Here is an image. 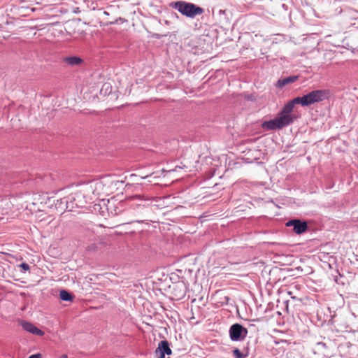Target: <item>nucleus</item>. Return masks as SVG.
<instances>
[{
  "label": "nucleus",
  "instance_id": "obj_15",
  "mask_svg": "<svg viewBox=\"0 0 358 358\" xmlns=\"http://www.w3.org/2000/svg\"><path fill=\"white\" fill-rule=\"evenodd\" d=\"M232 352L235 358H245V356L238 348L233 350Z\"/></svg>",
  "mask_w": 358,
  "mask_h": 358
},
{
  "label": "nucleus",
  "instance_id": "obj_16",
  "mask_svg": "<svg viewBox=\"0 0 358 358\" xmlns=\"http://www.w3.org/2000/svg\"><path fill=\"white\" fill-rule=\"evenodd\" d=\"M97 248L96 243H92L86 247L87 251H94Z\"/></svg>",
  "mask_w": 358,
  "mask_h": 358
},
{
  "label": "nucleus",
  "instance_id": "obj_12",
  "mask_svg": "<svg viewBox=\"0 0 358 358\" xmlns=\"http://www.w3.org/2000/svg\"><path fill=\"white\" fill-rule=\"evenodd\" d=\"M64 62L71 66H74L80 64L83 60L79 57L72 56L64 57Z\"/></svg>",
  "mask_w": 358,
  "mask_h": 358
},
{
  "label": "nucleus",
  "instance_id": "obj_7",
  "mask_svg": "<svg viewBox=\"0 0 358 358\" xmlns=\"http://www.w3.org/2000/svg\"><path fill=\"white\" fill-rule=\"evenodd\" d=\"M22 327L24 330H25L27 332H29L32 334L37 335V336H43L44 334V332L37 328L36 326H34L31 322H27V321H22L21 322Z\"/></svg>",
  "mask_w": 358,
  "mask_h": 358
},
{
  "label": "nucleus",
  "instance_id": "obj_28",
  "mask_svg": "<svg viewBox=\"0 0 358 358\" xmlns=\"http://www.w3.org/2000/svg\"><path fill=\"white\" fill-rule=\"evenodd\" d=\"M168 358H170V357H168Z\"/></svg>",
  "mask_w": 358,
  "mask_h": 358
},
{
  "label": "nucleus",
  "instance_id": "obj_24",
  "mask_svg": "<svg viewBox=\"0 0 358 358\" xmlns=\"http://www.w3.org/2000/svg\"><path fill=\"white\" fill-rule=\"evenodd\" d=\"M32 204H33V205H36V204H37V202L34 201V202L32 203Z\"/></svg>",
  "mask_w": 358,
  "mask_h": 358
},
{
  "label": "nucleus",
  "instance_id": "obj_13",
  "mask_svg": "<svg viewBox=\"0 0 358 358\" xmlns=\"http://www.w3.org/2000/svg\"><path fill=\"white\" fill-rule=\"evenodd\" d=\"M59 298L61 300H62L64 301H73L72 294L70 292H69L64 289L60 291Z\"/></svg>",
  "mask_w": 358,
  "mask_h": 358
},
{
  "label": "nucleus",
  "instance_id": "obj_23",
  "mask_svg": "<svg viewBox=\"0 0 358 358\" xmlns=\"http://www.w3.org/2000/svg\"><path fill=\"white\" fill-rule=\"evenodd\" d=\"M330 321L331 322V323H334V317H332Z\"/></svg>",
  "mask_w": 358,
  "mask_h": 358
},
{
  "label": "nucleus",
  "instance_id": "obj_11",
  "mask_svg": "<svg viewBox=\"0 0 358 358\" xmlns=\"http://www.w3.org/2000/svg\"><path fill=\"white\" fill-rule=\"evenodd\" d=\"M298 76H288L282 79H280L278 80L277 85L279 87H282L285 86L286 85H288L289 83H292L297 80Z\"/></svg>",
  "mask_w": 358,
  "mask_h": 358
},
{
  "label": "nucleus",
  "instance_id": "obj_3",
  "mask_svg": "<svg viewBox=\"0 0 358 358\" xmlns=\"http://www.w3.org/2000/svg\"><path fill=\"white\" fill-rule=\"evenodd\" d=\"M248 331L243 325L235 323L229 327V338L232 341H243L247 337Z\"/></svg>",
  "mask_w": 358,
  "mask_h": 358
},
{
  "label": "nucleus",
  "instance_id": "obj_20",
  "mask_svg": "<svg viewBox=\"0 0 358 358\" xmlns=\"http://www.w3.org/2000/svg\"><path fill=\"white\" fill-rule=\"evenodd\" d=\"M226 13V11L224 10H219V15H224Z\"/></svg>",
  "mask_w": 358,
  "mask_h": 358
},
{
  "label": "nucleus",
  "instance_id": "obj_4",
  "mask_svg": "<svg viewBox=\"0 0 358 358\" xmlns=\"http://www.w3.org/2000/svg\"><path fill=\"white\" fill-rule=\"evenodd\" d=\"M80 196V194L79 193L70 194L67 197H64L57 200L56 206L62 210L66 209L68 210H72L74 208V201H76V198L79 197ZM75 206L77 207L80 206L78 203H76Z\"/></svg>",
  "mask_w": 358,
  "mask_h": 358
},
{
  "label": "nucleus",
  "instance_id": "obj_2",
  "mask_svg": "<svg viewBox=\"0 0 358 358\" xmlns=\"http://www.w3.org/2000/svg\"><path fill=\"white\" fill-rule=\"evenodd\" d=\"M329 95V92L328 90H313L302 96H298V98L299 99L300 104L302 106L306 107L328 99Z\"/></svg>",
  "mask_w": 358,
  "mask_h": 358
},
{
  "label": "nucleus",
  "instance_id": "obj_18",
  "mask_svg": "<svg viewBox=\"0 0 358 358\" xmlns=\"http://www.w3.org/2000/svg\"><path fill=\"white\" fill-rule=\"evenodd\" d=\"M29 358H41V355L39 353L31 355Z\"/></svg>",
  "mask_w": 358,
  "mask_h": 358
},
{
  "label": "nucleus",
  "instance_id": "obj_8",
  "mask_svg": "<svg viewBox=\"0 0 358 358\" xmlns=\"http://www.w3.org/2000/svg\"><path fill=\"white\" fill-rule=\"evenodd\" d=\"M277 119L281 129L292 124L294 122V117L292 115L285 114L281 112H280Z\"/></svg>",
  "mask_w": 358,
  "mask_h": 358
},
{
  "label": "nucleus",
  "instance_id": "obj_10",
  "mask_svg": "<svg viewBox=\"0 0 358 358\" xmlns=\"http://www.w3.org/2000/svg\"><path fill=\"white\" fill-rule=\"evenodd\" d=\"M262 127L263 129L266 130H275L277 129H281L277 117L268 121H264L262 123Z\"/></svg>",
  "mask_w": 358,
  "mask_h": 358
},
{
  "label": "nucleus",
  "instance_id": "obj_26",
  "mask_svg": "<svg viewBox=\"0 0 358 358\" xmlns=\"http://www.w3.org/2000/svg\"><path fill=\"white\" fill-rule=\"evenodd\" d=\"M133 222H139L140 221H138V220H134Z\"/></svg>",
  "mask_w": 358,
  "mask_h": 358
},
{
  "label": "nucleus",
  "instance_id": "obj_6",
  "mask_svg": "<svg viewBox=\"0 0 358 358\" xmlns=\"http://www.w3.org/2000/svg\"><path fill=\"white\" fill-rule=\"evenodd\" d=\"M157 358H165V355H171L172 350L168 341L163 340L158 343V346L155 351Z\"/></svg>",
  "mask_w": 358,
  "mask_h": 358
},
{
  "label": "nucleus",
  "instance_id": "obj_21",
  "mask_svg": "<svg viewBox=\"0 0 358 358\" xmlns=\"http://www.w3.org/2000/svg\"><path fill=\"white\" fill-rule=\"evenodd\" d=\"M60 358H68V356H67V355L64 354V355H62L60 357Z\"/></svg>",
  "mask_w": 358,
  "mask_h": 358
},
{
  "label": "nucleus",
  "instance_id": "obj_1",
  "mask_svg": "<svg viewBox=\"0 0 358 358\" xmlns=\"http://www.w3.org/2000/svg\"><path fill=\"white\" fill-rule=\"evenodd\" d=\"M172 7L182 15L189 18H194L196 15H201L204 12L201 7L184 1H178L173 3Z\"/></svg>",
  "mask_w": 358,
  "mask_h": 358
},
{
  "label": "nucleus",
  "instance_id": "obj_14",
  "mask_svg": "<svg viewBox=\"0 0 358 358\" xmlns=\"http://www.w3.org/2000/svg\"><path fill=\"white\" fill-rule=\"evenodd\" d=\"M92 184L94 185V193H95V192H97L96 194H99L100 192L98 191L101 190L103 188V182L102 181H95Z\"/></svg>",
  "mask_w": 358,
  "mask_h": 358
},
{
  "label": "nucleus",
  "instance_id": "obj_27",
  "mask_svg": "<svg viewBox=\"0 0 358 358\" xmlns=\"http://www.w3.org/2000/svg\"><path fill=\"white\" fill-rule=\"evenodd\" d=\"M105 15H108V13L107 12H104Z\"/></svg>",
  "mask_w": 358,
  "mask_h": 358
},
{
  "label": "nucleus",
  "instance_id": "obj_5",
  "mask_svg": "<svg viewBox=\"0 0 358 358\" xmlns=\"http://www.w3.org/2000/svg\"><path fill=\"white\" fill-rule=\"evenodd\" d=\"M287 227H293V230L296 234H301L308 229V223L299 219L289 220L286 223Z\"/></svg>",
  "mask_w": 358,
  "mask_h": 358
},
{
  "label": "nucleus",
  "instance_id": "obj_19",
  "mask_svg": "<svg viewBox=\"0 0 358 358\" xmlns=\"http://www.w3.org/2000/svg\"><path fill=\"white\" fill-rule=\"evenodd\" d=\"M229 300H230V298L229 296H224V301H223L222 303L228 304Z\"/></svg>",
  "mask_w": 358,
  "mask_h": 358
},
{
  "label": "nucleus",
  "instance_id": "obj_22",
  "mask_svg": "<svg viewBox=\"0 0 358 358\" xmlns=\"http://www.w3.org/2000/svg\"><path fill=\"white\" fill-rule=\"evenodd\" d=\"M143 206H143V205H142V204H137V207H138V208H143Z\"/></svg>",
  "mask_w": 358,
  "mask_h": 358
},
{
  "label": "nucleus",
  "instance_id": "obj_25",
  "mask_svg": "<svg viewBox=\"0 0 358 358\" xmlns=\"http://www.w3.org/2000/svg\"><path fill=\"white\" fill-rule=\"evenodd\" d=\"M34 196L36 197V196H40V195H38L37 194H34Z\"/></svg>",
  "mask_w": 358,
  "mask_h": 358
},
{
  "label": "nucleus",
  "instance_id": "obj_9",
  "mask_svg": "<svg viewBox=\"0 0 358 358\" xmlns=\"http://www.w3.org/2000/svg\"><path fill=\"white\" fill-rule=\"evenodd\" d=\"M295 104H300L299 99L297 97L293 99L292 100L288 101L282 108L280 111L282 113L291 115L293 111L294 107Z\"/></svg>",
  "mask_w": 358,
  "mask_h": 358
},
{
  "label": "nucleus",
  "instance_id": "obj_17",
  "mask_svg": "<svg viewBox=\"0 0 358 358\" xmlns=\"http://www.w3.org/2000/svg\"><path fill=\"white\" fill-rule=\"evenodd\" d=\"M20 266L22 269H24V271H29V268H30V267H29V264H27V263H24V262L22 263V264L20 265Z\"/></svg>",
  "mask_w": 358,
  "mask_h": 358
}]
</instances>
